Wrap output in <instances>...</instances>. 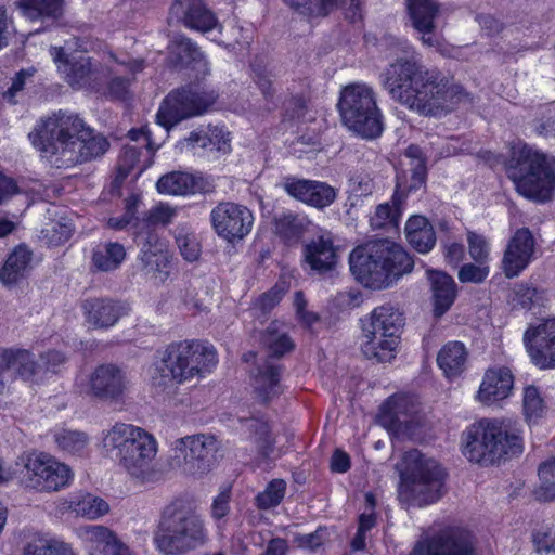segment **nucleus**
<instances>
[{"label":"nucleus","mask_w":555,"mask_h":555,"mask_svg":"<svg viewBox=\"0 0 555 555\" xmlns=\"http://www.w3.org/2000/svg\"><path fill=\"white\" fill-rule=\"evenodd\" d=\"M385 87L390 95L423 116H438L447 112V104L463 90L451 85L438 68H427L414 55L398 57L385 72Z\"/></svg>","instance_id":"nucleus-1"},{"label":"nucleus","mask_w":555,"mask_h":555,"mask_svg":"<svg viewBox=\"0 0 555 555\" xmlns=\"http://www.w3.org/2000/svg\"><path fill=\"white\" fill-rule=\"evenodd\" d=\"M414 261L398 244L389 240L370 241L349 255V267L363 286L383 289L412 271Z\"/></svg>","instance_id":"nucleus-2"},{"label":"nucleus","mask_w":555,"mask_h":555,"mask_svg":"<svg viewBox=\"0 0 555 555\" xmlns=\"http://www.w3.org/2000/svg\"><path fill=\"white\" fill-rule=\"evenodd\" d=\"M462 453L469 462L490 466L521 454L522 438L509 420L482 418L463 431Z\"/></svg>","instance_id":"nucleus-3"},{"label":"nucleus","mask_w":555,"mask_h":555,"mask_svg":"<svg viewBox=\"0 0 555 555\" xmlns=\"http://www.w3.org/2000/svg\"><path fill=\"white\" fill-rule=\"evenodd\" d=\"M507 177L516 191L535 203L552 199L555 189V159L518 141L505 162Z\"/></svg>","instance_id":"nucleus-4"},{"label":"nucleus","mask_w":555,"mask_h":555,"mask_svg":"<svg viewBox=\"0 0 555 555\" xmlns=\"http://www.w3.org/2000/svg\"><path fill=\"white\" fill-rule=\"evenodd\" d=\"M154 541L166 555H184L207 543L208 530L196 508L178 499L164 507Z\"/></svg>","instance_id":"nucleus-5"},{"label":"nucleus","mask_w":555,"mask_h":555,"mask_svg":"<svg viewBox=\"0 0 555 555\" xmlns=\"http://www.w3.org/2000/svg\"><path fill=\"white\" fill-rule=\"evenodd\" d=\"M102 443L132 478L153 480L157 441L152 434L132 424L116 423L104 434Z\"/></svg>","instance_id":"nucleus-6"},{"label":"nucleus","mask_w":555,"mask_h":555,"mask_svg":"<svg viewBox=\"0 0 555 555\" xmlns=\"http://www.w3.org/2000/svg\"><path fill=\"white\" fill-rule=\"evenodd\" d=\"M218 363L212 345L197 340L169 344L154 364V384L165 386L169 382L181 384L194 376L210 372Z\"/></svg>","instance_id":"nucleus-7"},{"label":"nucleus","mask_w":555,"mask_h":555,"mask_svg":"<svg viewBox=\"0 0 555 555\" xmlns=\"http://www.w3.org/2000/svg\"><path fill=\"white\" fill-rule=\"evenodd\" d=\"M360 322V347L364 357L377 362H388L395 358L399 333L404 324L402 313L391 306H379L361 318Z\"/></svg>","instance_id":"nucleus-8"},{"label":"nucleus","mask_w":555,"mask_h":555,"mask_svg":"<svg viewBox=\"0 0 555 555\" xmlns=\"http://www.w3.org/2000/svg\"><path fill=\"white\" fill-rule=\"evenodd\" d=\"M341 122L362 139H377L384 130L383 116L373 90L364 83H350L340 90L337 102Z\"/></svg>","instance_id":"nucleus-9"},{"label":"nucleus","mask_w":555,"mask_h":555,"mask_svg":"<svg viewBox=\"0 0 555 555\" xmlns=\"http://www.w3.org/2000/svg\"><path fill=\"white\" fill-rule=\"evenodd\" d=\"M218 98V91L212 88L201 83H185L164 98L156 113V122L169 131L182 120L208 112Z\"/></svg>","instance_id":"nucleus-10"},{"label":"nucleus","mask_w":555,"mask_h":555,"mask_svg":"<svg viewBox=\"0 0 555 555\" xmlns=\"http://www.w3.org/2000/svg\"><path fill=\"white\" fill-rule=\"evenodd\" d=\"M66 357L57 350H48L40 354L39 362L26 349L0 350V396L4 393L7 385L16 377L23 380H34L47 373H59L66 363Z\"/></svg>","instance_id":"nucleus-11"},{"label":"nucleus","mask_w":555,"mask_h":555,"mask_svg":"<svg viewBox=\"0 0 555 555\" xmlns=\"http://www.w3.org/2000/svg\"><path fill=\"white\" fill-rule=\"evenodd\" d=\"M22 483L39 492H55L69 485V466L46 452H24L16 460Z\"/></svg>","instance_id":"nucleus-12"},{"label":"nucleus","mask_w":555,"mask_h":555,"mask_svg":"<svg viewBox=\"0 0 555 555\" xmlns=\"http://www.w3.org/2000/svg\"><path fill=\"white\" fill-rule=\"evenodd\" d=\"M403 461L411 492L418 504L427 505L438 501L442 495L446 477L442 467L416 449L408 451Z\"/></svg>","instance_id":"nucleus-13"},{"label":"nucleus","mask_w":555,"mask_h":555,"mask_svg":"<svg viewBox=\"0 0 555 555\" xmlns=\"http://www.w3.org/2000/svg\"><path fill=\"white\" fill-rule=\"evenodd\" d=\"M219 449L216 436L195 434L176 439L172 442L170 465L188 475H202L214 465V455Z\"/></svg>","instance_id":"nucleus-14"},{"label":"nucleus","mask_w":555,"mask_h":555,"mask_svg":"<svg viewBox=\"0 0 555 555\" xmlns=\"http://www.w3.org/2000/svg\"><path fill=\"white\" fill-rule=\"evenodd\" d=\"M473 533L457 526L444 527L421 537L408 555H475Z\"/></svg>","instance_id":"nucleus-15"},{"label":"nucleus","mask_w":555,"mask_h":555,"mask_svg":"<svg viewBox=\"0 0 555 555\" xmlns=\"http://www.w3.org/2000/svg\"><path fill=\"white\" fill-rule=\"evenodd\" d=\"M128 386L127 373L116 364L105 363L90 373L82 391L92 399L117 403L124 399Z\"/></svg>","instance_id":"nucleus-16"},{"label":"nucleus","mask_w":555,"mask_h":555,"mask_svg":"<svg viewBox=\"0 0 555 555\" xmlns=\"http://www.w3.org/2000/svg\"><path fill=\"white\" fill-rule=\"evenodd\" d=\"M28 139H106L95 134L78 115H66L62 111L37 120Z\"/></svg>","instance_id":"nucleus-17"},{"label":"nucleus","mask_w":555,"mask_h":555,"mask_svg":"<svg viewBox=\"0 0 555 555\" xmlns=\"http://www.w3.org/2000/svg\"><path fill=\"white\" fill-rule=\"evenodd\" d=\"M210 222L218 236L234 242L248 235L254 216L244 205L221 202L210 211Z\"/></svg>","instance_id":"nucleus-18"},{"label":"nucleus","mask_w":555,"mask_h":555,"mask_svg":"<svg viewBox=\"0 0 555 555\" xmlns=\"http://www.w3.org/2000/svg\"><path fill=\"white\" fill-rule=\"evenodd\" d=\"M524 344L531 362L540 370L555 369V318L545 319L524 333Z\"/></svg>","instance_id":"nucleus-19"},{"label":"nucleus","mask_w":555,"mask_h":555,"mask_svg":"<svg viewBox=\"0 0 555 555\" xmlns=\"http://www.w3.org/2000/svg\"><path fill=\"white\" fill-rule=\"evenodd\" d=\"M282 186L293 198L317 209L331 206L337 197L335 188L317 180L287 176L283 178Z\"/></svg>","instance_id":"nucleus-20"},{"label":"nucleus","mask_w":555,"mask_h":555,"mask_svg":"<svg viewBox=\"0 0 555 555\" xmlns=\"http://www.w3.org/2000/svg\"><path fill=\"white\" fill-rule=\"evenodd\" d=\"M535 249V242L532 232L528 228L516 230L509 238L504 256L502 268L506 278L518 276L532 261Z\"/></svg>","instance_id":"nucleus-21"},{"label":"nucleus","mask_w":555,"mask_h":555,"mask_svg":"<svg viewBox=\"0 0 555 555\" xmlns=\"http://www.w3.org/2000/svg\"><path fill=\"white\" fill-rule=\"evenodd\" d=\"M214 184L202 175H193L182 171H173L162 176L156 189L160 194L186 195L195 193H210Z\"/></svg>","instance_id":"nucleus-22"},{"label":"nucleus","mask_w":555,"mask_h":555,"mask_svg":"<svg viewBox=\"0 0 555 555\" xmlns=\"http://www.w3.org/2000/svg\"><path fill=\"white\" fill-rule=\"evenodd\" d=\"M86 321L94 328H108L128 313L125 304L111 298H89L82 302Z\"/></svg>","instance_id":"nucleus-23"},{"label":"nucleus","mask_w":555,"mask_h":555,"mask_svg":"<svg viewBox=\"0 0 555 555\" xmlns=\"http://www.w3.org/2000/svg\"><path fill=\"white\" fill-rule=\"evenodd\" d=\"M146 142L147 144L145 146V152H142L140 149L129 144L124 145L118 160L117 172L112 182L113 191H119L124 181L134 168L138 167L139 169L138 173L135 175V178H138L153 164L154 152L159 147V145L155 147L153 141Z\"/></svg>","instance_id":"nucleus-24"},{"label":"nucleus","mask_w":555,"mask_h":555,"mask_svg":"<svg viewBox=\"0 0 555 555\" xmlns=\"http://www.w3.org/2000/svg\"><path fill=\"white\" fill-rule=\"evenodd\" d=\"M172 11L181 12L184 26L193 30L208 33L218 24L216 14L203 0H176Z\"/></svg>","instance_id":"nucleus-25"},{"label":"nucleus","mask_w":555,"mask_h":555,"mask_svg":"<svg viewBox=\"0 0 555 555\" xmlns=\"http://www.w3.org/2000/svg\"><path fill=\"white\" fill-rule=\"evenodd\" d=\"M426 275L430 285L434 317L441 318L455 301L456 284L451 275L440 270L427 269Z\"/></svg>","instance_id":"nucleus-26"},{"label":"nucleus","mask_w":555,"mask_h":555,"mask_svg":"<svg viewBox=\"0 0 555 555\" xmlns=\"http://www.w3.org/2000/svg\"><path fill=\"white\" fill-rule=\"evenodd\" d=\"M302 255L305 262L318 273L333 270L338 260L337 249L330 235L312 238L304 246Z\"/></svg>","instance_id":"nucleus-27"},{"label":"nucleus","mask_w":555,"mask_h":555,"mask_svg":"<svg viewBox=\"0 0 555 555\" xmlns=\"http://www.w3.org/2000/svg\"><path fill=\"white\" fill-rule=\"evenodd\" d=\"M514 376L509 369L502 366L488 370L479 387L478 399L485 404H492L507 398L513 389Z\"/></svg>","instance_id":"nucleus-28"},{"label":"nucleus","mask_w":555,"mask_h":555,"mask_svg":"<svg viewBox=\"0 0 555 555\" xmlns=\"http://www.w3.org/2000/svg\"><path fill=\"white\" fill-rule=\"evenodd\" d=\"M141 245L140 260L142 270L146 273L158 274L157 278L164 281L169 274V260L158 235L154 231L149 230Z\"/></svg>","instance_id":"nucleus-29"},{"label":"nucleus","mask_w":555,"mask_h":555,"mask_svg":"<svg viewBox=\"0 0 555 555\" xmlns=\"http://www.w3.org/2000/svg\"><path fill=\"white\" fill-rule=\"evenodd\" d=\"M282 372L283 366L271 360H264L257 366L253 386L262 403H268L282 393Z\"/></svg>","instance_id":"nucleus-30"},{"label":"nucleus","mask_w":555,"mask_h":555,"mask_svg":"<svg viewBox=\"0 0 555 555\" xmlns=\"http://www.w3.org/2000/svg\"><path fill=\"white\" fill-rule=\"evenodd\" d=\"M33 144L53 167L68 168L82 163L77 141H33Z\"/></svg>","instance_id":"nucleus-31"},{"label":"nucleus","mask_w":555,"mask_h":555,"mask_svg":"<svg viewBox=\"0 0 555 555\" xmlns=\"http://www.w3.org/2000/svg\"><path fill=\"white\" fill-rule=\"evenodd\" d=\"M50 54L57 70L65 75L66 81L70 86H82L88 81L92 73L90 57L72 60L63 47H51Z\"/></svg>","instance_id":"nucleus-32"},{"label":"nucleus","mask_w":555,"mask_h":555,"mask_svg":"<svg viewBox=\"0 0 555 555\" xmlns=\"http://www.w3.org/2000/svg\"><path fill=\"white\" fill-rule=\"evenodd\" d=\"M168 61L173 69L194 68L204 61V55L197 44L190 38L179 35L168 47Z\"/></svg>","instance_id":"nucleus-33"},{"label":"nucleus","mask_w":555,"mask_h":555,"mask_svg":"<svg viewBox=\"0 0 555 555\" xmlns=\"http://www.w3.org/2000/svg\"><path fill=\"white\" fill-rule=\"evenodd\" d=\"M309 225L307 216L291 210L283 211L273 219L274 233L287 245L297 244Z\"/></svg>","instance_id":"nucleus-34"},{"label":"nucleus","mask_w":555,"mask_h":555,"mask_svg":"<svg viewBox=\"0 0 555 555\" xmlns=\"http://www.w3.org/2000/svg\"><path fill=\"white\" fill-rule=\"evenodd\" d=\"M400 178L397 177L396 191L390 202L379 204L370 218V223L373 229L389 228L397 230L401 218L402 204L405 199V194L400 192Z\"/></svg>","instance_id":"nucleus-35"},{"label":"nucleus","mask_w":555,"mask_h":555,"mask_svg":"<svg viewBox=\"0 0 555 555\" xmlns=\"http://www.w3.org/2000/svg\"><path fill=\"white\" fill-rule=\"evenodd\" d=\"M405 4L413 27L423 35L431 34L440 10L439 3L435 0H405Z\"/></svg>","instance_id":"nucleus-36"},{"label":"nucleus","mask_w":555,"mask_h":555,"mask_svg":"<svg viewBox=\"0 0 555 555\" xmlns=\"http://www.w3.org/2000/svg\"><path fill=\"white\" fill-rule=\"evenodd\" d=\"M405 236L410 245L418 253H428L436 244L433 225L423 216H412L405 223Z\"/></svg>","instance_id":"nucleus-37"},{"label":"nucleus","mask_w":555,"mask_h":555,"mask_svg":"<svg viewBox=\"0 0 555 555\" xmlns=\"http://www.w3.org/2000/svg\"><path fill=\"white\" fill-rule=\"evenodd\" d=\"M467 350L463 343L449 341L438 352L437 364L448 378L460 376L466 367Z\"/></svg>","instance_id":"nucleus-38"},{"label":"nucleus","mask_w":555,"mask_h":555,"mask_svg":"<svg viewBox=\"0 0 555 555\" xmlns=\"http://www.w3.org/2000/svg\"><path fill=\"white\" fill-rule=\"evenodd\" d=\"M33 254L25 246L16 247L0 270V281L5 285L16 284L30 270Z\"/></svg>","instance_id":"nucleus-39"},{"label":"nucleus","mask_w":555,"mask_h":555,"mask_svg":"<svg viewBox=\"0 0 555 555\" xmlns=\"http://www.w3.org/2000/svg\"><path fill=\"white\" fill-rule=\"evenodd\" d=\"M126 258L125 247L119 243H100L92 251L91 263L101 272L114 271Z\"/></svg>","instance_id":"nucleus-40"},{"label":"nucleus","mask_w":555,"mask_h":555,"mask_svg":"<svg viewBox=\"0 0 555 555\" xmlns=\"http://www.w3.org/2000/svg\"><path fill=\"white\" fill-rule=\"evenodd\" d=\"M18 7L31 20H56L63 14V0H18Z\"/></svg>","instance_id":"nucleus-41"},{"label":"nucleus","mask_w":555,"mask_h":555,"mask_svg":"<svg viewBox=\"0 0 555 555\" xmlns=\"http://www.w3.org/2000/svg\"><path fill=\"white\" fill-rule=\"evenodd\" d=\"M309 98L305 94H294L285 99L282 104V119L284 126L297 127L305 124L309 114Z\"/></svg>","instance_id":"nucleus-42"},{"label":"nucleus","mask_w":555,"mask_h":555,"mask_svg":"<svg viewBox=\"0 0 555 555\" xmlns=\"http://www.w3.org/2000/svg\"><path fill=\"white\" fill-rule=\"evenodd\" d=\"M547 411V404L541 390L528 385L522 390V412L528 424H535Z\"/></svg>","instance_id":"nucleus-43"},{"label":"nucleus","mask_w":555,"mask_h":555,"mask_svg":"<svg viewBox=\"0 0 555 555\" xmlns=\"http://www.w3.org/2000/svg\"><path fill=\"white\" fill-rule=\"evenodd\" d=\"M53 438L61 451L74 455L83 454L90 441L87 433L67 428L57 429Z\"/></svg>","instance_id":"nucleus-44"},{"label":"nucleus","mask_w":555,"mask_h":555,"mask_svg":"<svg viewBox=\"0 0 555 555\" xmlns=\"http://www.w3.org/2000/svg\"><path fill=\"white\" fill-rule=\"evenodd\" d=\"M509 302L514 309L530 310L544 305V293L527 283H518L512 289Z\"/></svg>","instance_id":"nucleus-45"},{"label":"nucleus","mask_w":555,"mask_h":555,"mask_svg":"<svg viewBox=\"0 0 555 555\" xmlns=\"http://www.w3.org/2000/svg\"><path fill=\"white\" fill-rule=\"evenodd\" d=\"M23 555H76L72 547L57 540H48L41 537H35L28 541Z\"/></svg>","instance_id":"nucleus-46"},{"label":"nucleus","mask_w":555,"mask_h":555,"mask_svg":"<svg viewBox=\"0 0 555 555\" xmlns=\"http://www.w3.org/2000/svg\"><path fill=\"white\" fill-rule=\"evenodd\" d=\"M230 141H188L185 146H178L181 151L184 149L202 158L218 159L220 156L230 153Z\"/></svg>","instance_id":"nucleus-47"},{"label":"nucleus","mask_w":555,"mask_h":555,"mask_svg":"<svg viewBox=\"0 0 555 555\" xmlns=\"http://www.w3.org/2000/svg\"><path fill=\"white\" fill-rule=\"evenodd\" d=\"M262 343L269 349V356L266 360L275 362L294 348L292 339L286 334H280L273 325H270L262 334Z\"/></svg>","instance_id":"nucleus-48"},{"label":"nucleus","mask_w":555,"mask_h":555,"mask_svg":"<svg viewBox=\"0 0 555 555\" xmlns=\"http://www.w3.org/2000/svg\"><path fill=\"white\" fill-rule=\"evenodd\" d=\"M245 427L254 436V441L257 444L259 453L268 455L272 450L273 439L271 429L266 421L259 418H246L244 421Z\"/></svg>","instance_id":"nucleus-49"},{"label":"nucleus","mask_w":555,"mask_h":555,"mask_svg":"<svg viewBox=\"0 0 555 555\" xmlns=\"http://www.w3.org/2000/svg\"><path fill=\"white\" fill-rule=\"evenodd\" d=\"M286 492V482L283 479L271 480L266 489L256 496V506L259 509L276 507L283 501Z\"/></svg>","instance_id":"nucleus-50"},{"label":"nucleus","mask_w":555,"mask_h":555,"mask_svg":"<svg viewBox=\"0 0 555 555\" xmlns=\"http://www.w3.org/2000/svg\"><path fill=\"white\" fill-rule=\"evenodd\" d=\"M406 406V400L399 397H390L382 405L380 422L384 426L391 429H398L406 420H402L401 415Z\"/></svg>","instance_id":"nucleus-51"},{"label":"nucleus","mask_w":555,"mask_h":555,"mask_svg":"<svg viewBox=\"0 0 555 555\" xmlns=\"http://www.w3.org/2000/svg\"><path fill=\"white\" fill-rule=\"evenodd\" d=\"M540 487L535 495L542 501L555 500V459L548 460L539 466Z\"/></svg>","instance_id":"nucleus-52"},{"label":"nucleus","mask_w":555,"mask_h":555,"mask_svg":"<svg viewBox=\"0 0 555 555\" xmlns=\"http://www.w3.org/2000/svg\"><path fill=\"white\" fill-rule=\"evenodd\" d=\"M109 506L107 502L99 496L87 494L75 505L77 515L88 519H96L108 513Z\"/></svg>","instance_id":"nucleus-53"},{"label":"nucleus","mask_w":555,"mask_h":555,"mask_svg":"<svg viewBox=\"0 0 555 555\" xmlns=\"http://www.w3.org/2000/svg\"><path fill=\"white\" fill-rule=\"evenodd\" d=\"M253 79L267 101L274 98L275 90L271 80V73L263 61L255 59L250 64Z\"/></svg>","instance_id":"nucleus-54"},{"label":"nucleus","mask_w":555,"mask_h":555,"mask_svg":"<svg viewBox=\"0 0 555 555\" xmlns=\"http://www.w3.org/2000/svg\"><path fill=\"white\" fill-rule=\"evenodd\" d=\"M74 233V227L67 219L53 221L42 230L47 243L52 246H59L66 243Z\"/></svg>","instance_id":"nucleus-55"},{"label":"nucleus","mask_w":555,"mask_h":555,"mask_svg":"<svg viewBox=\"0 0 555 555\" xmlns=\"http://www.w3.org/2000/svg\"><path fill=\"white\" fill-rule=\"evenodd\" d=\"M134 78L114 76L106 83L105 96L112 101L125 102L130 99Z\"/></svg>","instance_id":"nucleus-56"},{"label":"nucleus","mask_w":555,"mask_h":555,"mask_svg":"<svg viewBox=\"0 0 555 555\" xmlns=\"http://www.w3.org/2000/svg\"><path fill=\"white\" fill-rule=\"evenodd\" d=\"M468 251L470 257L480 264L489 259V243L485 236L469 231L467 234Z\"/></svg>","instance_id":"nucleus-57"},{"label":"nucleus","mask_w":555,"mask_h":555,"mask_svg":"<svg viewBox=\"0 0 555 555\" xmlns=\"http://www.w3.org/2000/svg\"><path fill=\"white\" fill-rule=\"evenodd\" d=\"M534 548L539 553H555V531L548 526H541L532 533Z\"/></svg>","instance_id":"nucleus-58"},{"label":"nucleus","mask_w":555,"mask_h":555,"mask_svg":"<svg viewBox=\"0 0 555 555\" xmlns=\"http://www.w3.org/2000/svg\"><path fill=\"white\" fill-rule=\"evenodd\" d=\"M36 73L34 67L22 68L15 73V75L11 79V86L3 93V98L8 100V102L15 104V96L18 92L23 91L26 82L30 79Z\"/></svg>","instance_id":"nucleus-59"},{"label":"nucleus","mask_w":555,"mask_h":555,"mask_svg":"<svg viewBox=\"0 0 555 555\" xmlns=\"http://www.w3.org/2000/svg\"><path fill=\"white\" fill-rule=\"evenodd\" d=\"M82 163L104 155L109 149V141H77Z\"/></svg>","instance_id":"nucleus-60"},{"label":"nucleus","mask_w":555,"mask_h":555,"mask_svg":"<svg viewBox=\"0 0 555 555\" xmlns=\"http://www.w3.org/2000/svg\"><path fill=\"white\" fill-rule=\"evenodd\" d=\"M489 274V268L485 264L466 263L459 270V280L462 283H482Z\"/></svg>","instance_id":"nucleus-61"},{"label":"nucleus","mask_w":555,"mask_h":555,"mask_svg":"<svg viewBox=\"0 0 555 555\" xmlns=\"http://www.w3.org/2000/svg\"><path fill=\"white\" fill-rule=\"evenodd\" d=\"M86 534L90 540L91 550H99L102 545H106V543H111L117 540V537L113 531L103 526H88L86 528Z\"/></svg>","instance_id":"nucleus-62"},{"label":"nucleus","mask_w":555,"mask_h":555,"mask_svg":"<svg viewBox=\"0 0 555 555\" xmlns=\"http://www.w3.org/2000/svg\"><path fill=\"white\" fill-rule=\"evenodd\" d=\"M427 180V166L424 162L415 163L412 165L411 168V179L408 185L403 186L401 183L400 192L404 193H411L420 190L421 188L426 185Z\"/></svg>","instance_id":"nucleus-63"},{"label":"nucleus","mask_w":555,"mask_h":555,"mask_svg":"<svg viewBox=\"0 0 555 555\" xmlns=\"http://www.w3.org/2000/svg\"><path fill=\"white\" fill-rule=\"evenodd\" d=\"M230 490L221 491L212 501L210 515L215 521H217L218 528H220V521L223 520L230 513Z\"/></svg>","instance_id":"nucleus-64"}]
</instances>
